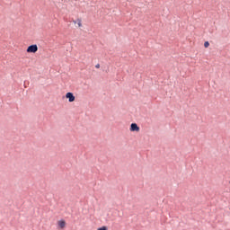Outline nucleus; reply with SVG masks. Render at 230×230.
<instances>
[{
	"label": "nucleus",
	"mask_w": 230,
	"mask_h": 230,
	"mask_svg": "<svg viewBox=\"0 0 230 230\" xmlns=\"http://www.w3.org/2000/svg\"><path fill=\"white\" fill-rule=\"evenodd\" d=\"M39 47L37 45H31L27 48V53H37Z\"/></svg>",
	"instance_id": "f257e3e1"
},
{
	"label": "nucleus",
	"mask_w": 230,
	"mask_h": 230,
	"mask_svg": "<svg viewBox=\"0 0 230 230\" xmlns=\"http://www.w3.org/2000/svg\"><path fill=\"white\" fill-rule=\"evenodd\" d=\"M66 98L68 100V102H70V103H72V102H75V95L73 94V93H70V92L66 93Z\"/></svg>",
	"instance_id": "f03ea898"
},
{
	"label": "nucleus",
	"mask_w": 230,
	"mask_h": 230,
	"mask_svg": "<svg viewBox=\"0 0 230 230\" xmlns=\"http://www.w3.org/2000/svg\"><path fill=\"white\" fill-rule=\"evenodd\" d=\"M130 132H139L140 128L136 123H132L129 128Z\"/></svg>",
	"instance_id": "7ed1b4c3"
},
{
	"label": "nucleus",
	"mask_w": 230,
	"mask_h": 230,
	"mask_svg": "<svg viewBox=\"0 0 230 230\" xmlns=\"http://www.w3.org/2000/svg\"><path fill=\"white\" fill-rule=\"evenodd\" d=\"M58 226L59 229H64L66 227V221L65 220H59L58 222Z\"/></svg>",
	"instance_id": "20e7f679"
},
{
	"label": "nucleus",
	"mask_w": 230,
	"mask_h": 230,
	"mask_svg": "<svg viewBox=\"0 0 230 230\" xmlns=\"http://www.w3.org/2000/svg\"><path fill=\"white\" fill-rule=\"evenodd\" d=\"M75 24H77L79 28H82V19H77L75 22H74Z\"/></svg>",
	"instance_id": "39448f33"
},
{
	"label": "nucleus",
	"mask_w": 230,
	"mask_h": 230,
	"mask_svg": "<svg viewBox=\"0 0 230 230\" xmlns=\"http://www.w3.org/2000/svg\"><path fill=\"white\" fill-rule=\"evenodd\" d=\"M97 230H109V227L102 226V227L98 228Z\"/></svg>",
	"instance_id": "423d86ee"
},
{
	"label": "nucleus",
	"mask_w": 230,
	"mask_h": 230,
	"mask_svg": "<svg viewBox=\"0 0 230 230\" xmlns=\"http://www.w3.org/2000/svg\"><path fill=\"white\" fill-rule=\"evenodd\" d=\"M204 47L205 48H209V41H205Z\"/></svg>",
	"instance_id": "0eeeda50"
},
{
	"label": "nucleus",
	"mask_w": 230,
	"mask_h": 230,
	"mask_svg": "<svg viewBox=\"0 0 230 230\" xmlns=\"http://www.w3.org/2000/svg\"><path fill=\"white\" fill-rule=\"evenodd\" d=\"M95 67H96V69H100V64H97V65L95 66Z\"/></svg>",
	"instance_id": "6e6552de"
}]
</instances>
